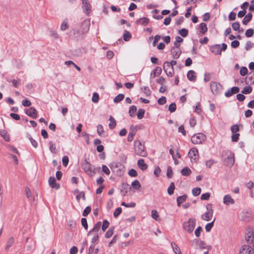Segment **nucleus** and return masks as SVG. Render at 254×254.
I'll use <instances>...</instances> for the list:
<instances>
[{
    "mask_svg": "<svg viewBox=\"0 0 254 254\" xmlns=\"http://www.w3.org/2000/svg\"><path fill=\"white\" fill-rule=\"evenodd\" d=\"M137 165L141 170H145L147 168V165L143 159H140L137 161Z\"/></svg>",
    "mask_w": 254,
    "mask_h": 254,
    "instance_id": "obj_24",
    "label": "nucleus"
},
{
    "mask_svg": "<svg viewBox=\"0 0 254 254\" xmlns=\"http://www.w3.org/2000/svg\"><path fill=\"white\" fill-rule=\"evenodd\" d=\"M49 184L50 186L52 188H56L59 189L60 185L56 183V179L54 177H50L49 179Z\"/></svg>",
    "mask_w": 254,
    "mask_h": 254,
    "instance_id": "obj_21",
    "label": "nucleus"
},
{
    "mask_svg": "<svg viewBox=\"0 0 254 254\" xmlns=\"http://www.w3.org/2000/svg\"><path fill=\"white\" fill-rule=\"evenodd\" d=\"M82 8L83 11L86 14H88L91 11V5L88 0H81Z\"/></svg>",
    "mask_w": 254,
    "mask_h": 254,
    "instance_id": "obj_12",
    "label": "nucleus"
},
{
    "mask_svg": "<svg viewBox=\"0 0 254 254\" xmlns=\"http://www.w3.org/2000/svg\"><path fill=\"white\" fill-rule=\"evenodd\" d=\"M114 232V228H110L106 232L105 234V237L107 239L110 238L113 234Z\"/></svg>",
    "mask_w": 254,
    "mask_h": 254,
    "instance_id": "obj_48",
    "label": "nucleus"
},
{
    "mask_svg": "<svg viewBox=\"0 0 254 254\" xmlns=\"http://www.w3.org/2000/svg\"><path fill=\"white\" fill-rule=\"evenodd\" d=\"M202 230V228L201 226L198 227L194 231L195 235L196 237L200 236V233Z\"/></svg>",
    "mask_w": 254,
    "mask_h": 254,
    "instance_id": "obj_62",
    "label": "nucleus"
},
{
    "mask_svg": "<svg viewBox=\"0 0 254 254\" xmlns=\"http://www.w3.org/2000/svg\"><path fill=\"white\" fill-rule=\"evenodd\" d=\"M240 23L238 22H236L233 23H232V27L234 30L237 31L240 28Z\"/></svg>",
    "mask_w": 254,
    "mask_h": 254,
    "instance_id": "obj_63",
    "label": "nucleus"
},
{
    "mask_svg": "<svg viewBox=\"0 0 254 254\" xmlns=\"http://www.w3.org/2000/svg\"><path fill=\"white\" fill-rule=\"evenodd\" d=\"M252 91V88L250 86H248L245 87L243 88V90L242 91V93L243 94H249V93H251Z\"/></svg>",
    "mask_w": 254,
    "mask_h": 254,
    "instance_id": "obj_41",
    "label": "nucleus"
},
{
    "mask_svg": "<svg viewBox=\"0 0 254 254\" xmlns=\"http://www.w3.org/2000/svg\"><path fill=\"white\" fill-rule=\"evenodd\" d=\"M223 202L224 204L229 205L230 204H233L235 203L234 199L230 195H225L223 197Z\"/></svg>",
    "mask_w": 254,
    "mask_h": 254,
    "instance_id": "obj_17",
    "label": "nucleus"
},
{
    "mask_svg": "<svg viewBox=\"0 0 254 254\" xmlns=\"http://www.w3.org/2000/svg\"><path fill=\"white\" fill-rule=\"evenodd\" d=\"M49 148L51 152L53 153H56L57 151L56 147V146L52 142H49Z\"/></svg>",
    "mask_w": 254,
    "mask_h": 254,
    "instance_id": "obj_44",
    "label": "nucleus"
},
{
    "mask_svg": "<svg viewBox=\"0 0 254 254\" xmlns=\"http://www.w3.org/2000/svg\"><path fill=\"white\" fill-rule=\"evenodd\" d=\"M109 121L110 123L109 126L110 127H115L116 126V121L113 117H110Z\"/></svg>",
    "mask_w": 254,
    "mask_h": 254,
    "instance_id": "obj_54",
    "label": "nucleus"
},
{
    "mask_svg": "<svg viewBox=\"0 0 254 254\" xmlns=\"http://www.w3.org/2000/svg\"><path fill=\"white\" fill-rule=\"evenodd\" d=\"M245 239L248 243L252 244L254 242V232L252 228H248L245 232Z\"/></svg>",
    "mask_w": 254,
    "mask_h": 254,
    "instance_id": "obj_8",
    "label": "nucleus"
},
{
    "mask_svg": "<svg viewBox=\"0 0 254 254\" xmlns=\"http://www.w3.org/2000/svg\"><path fill=\"white\" fill-rule=\"evenodd\" d=\"M132 187L136 190H139L141 188V185L139 182L138 180H134L131 183Z\"/></svg>",
    "mask_w": 254,
    "mask_h": 254,
    "instance_id": "obj_38",
    "label": "nucleus"
},
{
    "mask_svg": "<svg viewBox=\"0 0 254 254\" xmlns=\"http://www.w3.org/2000/svg\"><path fill=\"white\" fill-rule=\"evenodd\" d=\"M223 161L226 166L232 167L235 162L234 154L230 151H223L222 153Z\"/></svg>",
    "mask_w": 254,
    "mask_h": 254,
    "instance_id": "obj_2",
    "label": "nucleus"
},
{
    "mask_svg": "<svg viewBox=\"0 0 254 254\" xmlns=\"http://www.w3.org/2000/svg\"><path fill=\"white\" fill-rule=\"evenodd\" d=\"M131 38V34L129 32L126 31L124 34V39L126 41H128Z\"/></svg>",
    "mask_w": 254,
    "mask_h": 254,
    "instance_id": "obj_61",
    "label": "nucleus"
},
{
    "mask_svg": "<svg viewBox=\"0 0 254 254\" xmlns=\"http://www.w3.org/2000/svg\"><path fill=\"white\" fill-rule=\"evenodd\" d=\"M0 134L1 136L6 141H10V136L8 134L7 131L4 129H0Z\"/></svg>",
    "mask_w": 254,
    "mask_h": 254,
    "instance_id": "obj_23",
    "label": "nucleus"
},
{
    "mask_svg": "<svg viewBox=\"0 0 254 254\" xmlns=\"http://www.w3.org/2000/svg\"><path fill=\"white\" fill-rule=\"evenodd\" d=\"M14 242V238L13 237L9 238L6 242V244L5 247V250L6 251H8L10 247L13 244Z\"/></svg>",
    "mask_w": 254,
    "mask_h": 254,
    "instance_id": "obj_30",
    "label": "nucleus"
},
{
    "mask_svg": "<svg viewBox=\"0 0 254 254\" xmlns=\"http://www.w3.org/2000/svg\"><path fill=\"white\" fill-rule=\"evenodd\" d=\"M187 77L189 80L194 82L196 79V73L193 70H189L187 73Z\"/></svg>",
    "mask_w": 254,
    "mask_h": 254,
    "instance_id": "obj_22",
    "label": "nucleus"
},
{
    "mask_svg": "<svg viewBox=\"0 0 254 254\" xmlns=\"http://www.w3.org/2000/svg\"><path fill=\"white\" fill-rule=\"evenodd\" d=\"M211 52L215 55H220L221 53V45H215L210 47Z\"/></svg>",
    "mask_w": 254,
    "mask_h": 254,
    "instance_id": "obj_19",
    "label": "nucleus"
},
{
    "mask_svg": "<svg viewBox=\"0 0 254 254\" xmlns=\"http://www.w3.org/2000/svg\"><path fill=\"white\" fill-rule=\"evenodd\" d=\"M210 89L213 94H217L221 90L222 86L219 82L212 81L210 83Z\"/></svg>",
    "mask_w": 254,
    "mask_h": 254,
    "instance_id": "obj_10",
    "label": "nucleus"
},
{
    "mask_svg": "<svg viewBox=\"0 0 254 254\" xmlns=\"http://www.w3.org/2000/svg\"><path fill=\"white\" fill-rule=\"evenodd\" d=\"M151 216L155 220L158 221L159 218V215L157 211L156 210H152L151 211Z\"/></svg>",
    "mask_w": 254,
    "mask_h": 254,
    "instance_id": "obj_50",
    "label": "nucleus"
},
{
    "mask_svg": "<svg viewBox=\"0 0 254 254\" xmlns=\"http://www.w3.org/2000/svg\"><path fill=\"white\" fill-rule=\"evenodd\" d=\"M179 34L183 37H185L188 34V30L185 28H183L179 31Z\"/></svg>",
    "mask_w": 254,
    "mask_h": 254,
    "instance_id": "obj_52",
    "label": "nucleus"
},
{
    "mask_svg": "<svg viewBox=\"0 0 254 254\" xmlns=\"http://www.w3.org/2000/svg\"><path fill=\"white\" fill-rule=\"evenodd\" d=\"M122 206H125L126 207H131L133 208L135 206V202H130L129 203H126L125 202H122L121 203Z\"/></svg>",
    "mask_w": 254,
    "mask_h": 254,
    "instance_id": "obj_47",
    "label": "nucleus"
},
{
    "mask_svg": "<svg viewBox=\"0 0 254 254\" xmlns=\"http://www.w3.org/2000/svg\"><path fill=\"white\" fill-rule=\"evenodd\" d=\"M110 225L109 222L107 220H104L103 222V225H102V230L103 231H105L107 228H108L109 226Z\"/></svg>",
    "mask_w": 254,
    "mask_h": 254,
    "instance_id": "obj_49",
    "label": "nucleus"
},
{
    "mask_svg": "<svg viewBox=\"0 0 254 254\" xmlns=\"http://www.w3.org/2000/svg\"><path fill=\"white\" fill-rule=\"evenodd\" d=\"M149 22V19L147 17H142L136 21V23L138 24L143 26L147 25Z\"/></svg>",
    "mask_w": 254,
    "mask_h": 254,
    "instance_id": "obj_26",
    "label": "nucleus"
},
{
    "mask_svg": "<svg viewBox=\"0 0 254 254\" xmlns=\"http://www.w3.org/2000/svg\"><path fill=\"white\" fill-rule=\"evenodd\" d=\"M82 168L84 171L89 176H93L94 174V167L92 166L90 163L85 161L82 166Z\"/></svg>",
    "mask_w": 254,
    "mask_h": 254,
    "instance_id": "obj_6",
    "label": "nucleus"
},
{
    "mask_svg": "<svg viewBox=\"0 0 254 254\" xmlns=\"http://www.w3.org/2000/svg\"><path fill=\"white\" fill-rule=\"evenodd\" d=\"M207 31V25L204 23H201L199 24V32L202 34H204Z\"/></svg>",
    "mask_w": 254,
    "mask_h": 254,
    "instance_id": "obj_33",
    "label": "nucleus"
},
{
    "mask_svg": "<svg viewBox=\"0 0 254 254\" xmlns=\"http://www.w3.org/2000/svg\"><path fill=\"white\" fill-rule=\"evenodd\" d=\"M101 227V222L99 221L95 224L94 227L88 232L87 236H89L92 232L98 233V232L100 230Z\"/></svg>",
    "mask_w": 254,
    "mask_h": 254,
    "instance_id": "obj_20",
    "label": "nucleus"
},
{
    "mask_svg": "<svg viewBox=\"0 0 254 254\" xmlns=\"http://www.w3.org/2000/svg\"><path fill=\"white\" fill-rule=\"evenodd\" d=\"M163 69L166 74L170 77H172L174 74V67L169 64V62H165L163 65Z\"/></svg>",
    "mask_w": 254,
    "mask_h": 254,
    "instance_id": "obj_9",
    "label": "nucleus"
},
{
    "mask_svg": "<svg viewBox=\"0 0 254 254\" xmlns=\"http://www.w3.org/2000/svg\"><path fill=\"white\" fill-rule=\"evenodd\" d=\"M252 14L251 13H249L247 14L243 20V23L244 25H247L249 21L252 19Z\"/></svg>",
    "mask_w": 254,
    "mask_h": 254,
    "instance_id": "obj_34",
    "label": "nucleus"
},
{
    "mask_svg": "<svg viewBox=\"0 0 254 254\" xmlns=\"http://www.w3.org/2000/svg\"><path fill=\"white\" fill-rule=\"evenodd\" d=\"M134 150L136 155L145 157L147 152L145 149L144 145L139 140H136L134 142Z\"/></svg>",
    "mask_w": 254,
    "mask_h": 254,
    "instance_id": "obj_1",
    "label": "nucleus"
},
{
    "mask_svg": "<svg viewBox=\"0 0 254 254\" xmlns=\"http://www.w3.org/2000/svg\"><path fill=\"white\" fill-rule=\"evenodd\" d=\"M171 246L175 254H182L180 249L175 243H172Z\"/></svg>",
    "mask_w": 254,
    "mask_h": 254,
    "instance_id": "obj_31",
    "label": "nucleus"
},
{
    "mask_svg": "<svg viewBox=\"0 0 254 254\" xmlns=\"http://www.w3.org/2000/svg\"><path fill=\"white\" fill-rule=\"evenodd\" d=\"M187 195L186 194H184L183 195L180 196L177 198V205L178 206H180L182 203H183L184 201H185L187 199Z\"/></svg>",
    "mask_w": 254,
    "mask_h": 254,
    "instance_id": "obj_28",
    "label": "nucleus"
},
{
    "mask_svg": "<svg viewBox=\"0 0 254 254\" xmlns=\"http://www.w3.org/2000/svg\"><path fill=\"white\" fill-rule=\"evenodd\" d=\"M189 156L191 159H193L195 161H196L198 157L197 149L194 148H191L189 152Z\"/></svg>",
    "mask_w": 254,
    "mask_h": 254,
    "instance_id": "obj_15",
    "label": "nucleus"
},
{
    "mask_svg": "<svg viewBox=\"0 0 254 254\" xmlns=\"http://www.w3.org/2000/svg\"><path fill=\"white\" fill-rule=\"evenodd\" d=\"M7 148L8 150H11L17 154H19L18 150L14 146L11 145H8Z\"/></svg>",
    "mask_w": 254,
    "mask_h": 254,
    "instance_id": "obj_57",
    "label": "nucleus"
},
{
    "mask_svg": "<svg viewBox=\"0 0 254 254\" xmlns=\"http://www.w3.org/2000/svg\"><path fill=\"white\" fill-rule=\"evenodd\" d=\"M232 132L231 139L233 142H237L239 140L240 134L238 132L240 128H230Z\"/></svg>",
    "mask_w": 254,
    "mask_h": 254,
    "instance_id": "obj_13",
    "label": "nucleus"
},
{
    "mask_svg": "<svg viewBox=\"0 0 254 254\" xmlns=\"http://www.w3.org/2000/svg\"><path fill=\"white\" fill-rule=\"evenodd\" d=\"M27 137L29 139L31 144L34 148H37L38 146V142L34 139H33L30 134H27Z\"/></svg>",
    "mask_w": 254,
    "mask_h": 254,
    "instance_id": "obj_36",
    "label": "nucleus"
},
{
    "mask_svg": "<svg viewBox=\"0 0 254 254\" xmlns=\"http://www.w3.org/2000/svg\"><path fill=\"white\" fill-rule=\"evenodd\" d=\"M215 163H216V162H215L214 160L210 159L206 161L205 164L207 167L210 168L211 166Z\"/></svg>",
    "mask_w": 254,
    "mask_h": 254,
    "instance_id": "obj_53",
    "label": "nucleus"
},
{
    "mask_svg": "<svg viewBox=\"0 0 254 254\" xmlns=\"http://www.w3.org/2000/svg\"><path fill=\"white\" fill-rule=\"evenodd\" d=\"M68 28V25L66 20H64L61 24L60 29L62 31H65Z\"/></svg>",
    "mask_w": 254,
    "mask_h": 254,
    "instance_id": "obj_43",
    "label": "nucleus"
},
{
    "mask_svg": "<svg viewBox=\"0 0 254 254\" xmlns=\"http://www.w3.org/2000/svg\"><path fill=\"white\" fill-rule=\"evenodd\" d=\"M122 209L121 207H118L116 209L115 211L114 212V216L115 217H117L122 212Z\"/></svg>",
    "mask_w": 254,
    "mask_h": 254,
    "instance_id": "obj_59",
    "label": "nucleus"
},
{
    "mask_svg": "<svg viewBox=\"0 0 254 254\" xmlns=\"http://www.w3.org/2000/svg\"><path fill=\"white\" fill-rule=\"evenodd\" d=\"M201 192V189L200 188H195L192 190V194L195 196H198Z\"/></svg>",
    "mask_w": 254,
    "mask_h": 254,
    "instance_id": "obj_42",
    "label": "nucleus"
},
{
    "mask_svg": "<svg viewBox=\"0 0 254 254\" xmlns=\"http://www.w3.org/2000/svg\"><path fill=\"white\" fill-rule=\"evenodd\" d=\"M212 206V205L210 203L206 205L207 211L201 215V218L202 220L209 221L212 219L213 214V210Z\"/></svg>",
    "mask_w": 254,
    "mask_h": 254,
    "instance_id": "obj_5",
    "label": "nucleus"
},
{
    "mask_svg": "<svg viewBox=\"0 0 254 254\" xmlns=\"http://www.w3.org/2000/svg\"><path fill=\"white\" fill-rule=\"evenodd\" d=\"M241 216L242 220L245 222H248L250 221L253 217V214L252 212L249 211L243 212L241 213Z\"/></svg>",
    "mask_w": 254,
    "mask_h": 254,
    "instance_id": "obj_14",
    "label": "nucleus"
},
{
    "mask_svg": "<svg viewBox=\"0 0 254 254\" xmlns=\"http://www.w3.org/2000/svg\"><path fill=\"white\" fill-rule=\"evenodd\" d=\"M90 26V21L89 19H86L84 20L80 25L79 30L77 31H74L73 34L74 35H77V36L83 35L87 33L89 30Z\"/></svg>",
    "mask_w": 254,
    "mask_h": 254,
    "instance_id": "obj_3",
    "label": "nucleus"
},
{
    "mask_svg": "<svg viewBox=\"0 0 254 254\" xmlns=\"http://www.w3.org/2000/svg\"><path fill=\"white\" fill-rule=\"evenodd\" d=\"M206 138L205 135L201 133H199L192 136L191 138V142L193 144H200Z\"/></svg>",
    "mask_w": 254,
    "mask_h": 254,
    "instance_id": "obj_7",
    "label": "nucleus"
},
{
    "mask_svg": "<svg viewBox=\"0 0 254 254\" xmlns=\"http://www.w3.org/2000/svg\"><path fill=\"white\" fill-rule=\"evenodd\" d=\"M215 219H214L211 222L207 223L205 227V229L207 232H209L211 230L212 228L213 227L214 225V222Z\"/></svg>",
    "mask_w": 254,
    "mask_h": 254,
    "instance_id": "obj_40",
    "label": "nucleus"
},
{
    "mask_svg": "<svg viewBox=\"0 0 254 254\" xmlns=\"http://www.w3.org/2000/svg\"><path fill=\"white\" fill-rule=\"evenodd\" d=\"M136 132V128H133L129 132L128 134V136L127 138V140L128 141L130 142L131 141L134 137V136L135 135Z\"/></svg>",
    "mask_w": 254,
    "mask_h": 254,
    "instance_id": "obj_29",
    "label": "nucleus"
},
{
    "mask_svg": "<svg viewBox=\"0 0 254 254\" xmlns=\"http://www.w3.org/2000/svg\"><path fill=\"white\" fill-rule=\"evenodd\" d=\"M191 171L190 169L188 167H186L182 169L181 170V174L182 175L184 176H188L190 175V174L191 173Z\"/></svg>",
    "mask_w": 254,
    "mask_h": 254,
    "instance_id": "obj_32",
    "label": "nucleus"
},
{
    "mask_svg": "<svg viewBox=\"0 0 254 254\" xmlns=\"http://www.w3.org/2000/svg\"><path fill=\"white\" fill-rule=\"evenodd\" d=\"M99 100V95L97 93L95 92L93 94V96L92 98V101L93 102L97 103L98 102Z\"/></svg>",
    "mask_w": 254,
    "mask_h": 254,
    "instance_id": "obj_46",
    "label": "nucleus"
},
{
    "mask_svg": "<svg viewBox=\"0 0 254 254\" xmlns=\"http://www.w3.org/2000/svg\"><path fill=\"white\" fill-rule=\"evenodd\" d=\"M183 41V39L181 37L179 36H177L176 37L175 42H174L175 47L180 48V43L182 42Z\"/></svg>",
    "mask_w": 254,
    "mask_h": 254,
    "instance_id": "obj_39",
    "label": "nucleus"
},
{
    "mask_svg": "<svg viewBox=\"0 0 254 254\" xmlns=\"http://www.w3.org/2000/svg\"><path fill=\"white\" fill-rule=\"evenodd\" d=\"M239 254H254V251L250 246L245 245L240 249Z\"/></svg>",
    "mask_w": 254,
    "mask_h": 254,
    "instance_id": "obj_11",
    "label": "nucleus"
},
{
    "mask_svg": "<svg viewBox=\"0 0 254 254\" xmlns=\"http://www.w3.org/2000/svg\"><path fill=\"white\" fill-rule=\"evenodd\" d=\"M81 223L82 226L84 228L85 230H87L88 229V224L87 222V220L85 218H82L81 220Z\"/></svg>",
    "mask_w": 254,
    "mask_h": 254,
    "instance_id": "obj_55",
    "label": "nucleus"
},
{
    "mask_svg": "<svg viewBox=\"0 0 254 254\" xmlns=\"http://www.w3.org/2000/svg\"><path fill=\"white\" fill-rule=\"evenodd\" d=\"M171 53L174 59H178L181 54V51L180 48L174 47L172 49Z\"/></svg>",
    "mask_w": 254,
    "mask_h": 254,
    "instance_id": "obj_18",
    "label": "nucleus"
},
{
    "mask_svg": "<svg viewBox=\"0 0 254 254\" xmlns=\"http://www.w3.org/2000/svg\"><path fill=\"white\" fill-rule=\"evenodd\" d=\"M128 175L131 177H136L137 175V173L136 170L133 169H130L128 173Z\"/></svg>",
    "mask_w": 254,
    "mask_h": 254,
    "instance_id": "obj_64",
    "label": "nucleus"
},
{
    "mask_svg": "<svg viewBox=\"0 0 254 254\" xmlns=\"http://www.w3.org/2000/svg\"><path fill=\"white\" fill-rule=\"evenodd\" d=\"M141 89L146 96H150L151 95V91L150 90L148 87L144 86L142 87Z\"/></svg>",
    "mask_w": 254,
    "mask_h": 254,
    "instance_id": "obj_51",
    "label": "nucleus"
},
{
    "mask_svg": "<svg viewBox=\"0 0 254 254\" xmlns=\"http://www.w3.org/2000/svg\"><path fill=\"white\" fill-rule=\"evenodd\" d=\"M125 96L123 94H119L114 99V102L115 103H117L121 101L124 99Z\"/></svg>",
    "mask_w": 254,
    "mask_h": 254,
    "instance_id": "obj_37",
    "label": "nucleus"
},
{
    "mask_svg": "<svg viewBox=\"0 0 254 254\" xmlns=\"http://www.w3.org/2000/svg\"><path fill=\"white\" fill-rule=\"evenodd\" d=\"M254 34V30L253 29H249L246 30L245 35L247 37H251Z\"/></svg>",
    "mask_w": 254,
    "mask_h": 254,
    "instance_id": "obj_56",
    "label": "nucleus"
},
{
    "mask_svg": "<svg viewBox=\"0 0 254 254\" xmlns=\"http://www.w3.org/2000/svg\"><path fill=\"white\" fill-rule=\"evenodd\" d=\"M240 74L245 76L248 73V69L246 67H242L240 70Z\"/></svg>",
    "mask_w": 254,
    "mask_h": 254,
    "instance_id": "obj_60",
    "label": "nucleus"
},
{
    "mask_svg": "<svg viewBox=\"0 0 254 254\" xmlns=\"http://www.w3.org/2000/svg\"><path fill=\"white\" fill-rule=\"evenodd\" d=\"M196 220L194 218H190L183 223V228L189 233H191L195 226Z\"/></svg>",
    "mask_w": 254,
    "mask_h": 254,
    "instance_id": "obj_4",
    "label": "nucleus"
},
{
    "mask_svg": "<svg viewBox=\"0 0 254 254\" xmlns=\"http://www.w3.org/2000/svg\"><path fill=\"white\" fill-rule=\"evenodd\" d=\"M91 211V207L90 206H87L82 213V215L84 216H87Z\"/></svg>",
    "mask_w": 254,
    "mask_h": 254,
    "instance_id": "obj_58",
    "label": "nucleus"
},
{
    "mask_svg": "<svg viewBox=\"0 0 254 254\" xmlns=\"http://www.w3.org/2000/svg\"><path fill=\"white\" fill-rule=\"evenodd\" d=\"M175 188L174 183L173 182L171 183L169 187L167 189L168 193L169 195H172L174 193Z\"/></svg>",
    "mask_w": 254,
    "mask_h": 254,
    "instance_id": "obj_35",
    "label": "nucleus"
},
{
    "mask_svg": "<svg viewBox=\"0 0 254 254\" xmlns=\"http://www.w3.org/2000/svg\"><path fill=\"white\" fill-rule=\"evenodd\" d=\"M131 189V187L127 183H123L121 192L123 195H126L128 190Z\"/></svg>",
    "mask_w": 254,
    "mask_h": 254,
    "instance_id": "obj_25",
    "label": "nucleus"
},
{
    "mask_svg": "<svg viewBox=\"0 0 254 254\" xmlns=\"http://www.w3.org/2000/svg\"><path fill=\"white\" fill-rule=\"evenodd\" d=\"M145 111L143 109H139L137 111V118L139 119H142L144 115Z\"/></svg>",
    "mask_w": 254,
    "mask_h": 254,
    "instance_id": "obj_45",
    "label": "nucleus"
},
{
    "mask_svg": "<svg viewBox=\"0 0 254 254\" xmlns=\"http://www.w3.org/2000/svg\"><path fill=\"white\" fill-rule=\"evenodd\" d=\"M162 72V68L160 67H157L153 69L150 73V79L159 76Z\"/></svg>",
    "mask_w": 254,
    "mask_h": 254,
    "instance_id": "obj_16",
    "label": "nucleus"
},
{
    "mask_svg": "<svg viewBox=\"0 0 254 254\" xmlns=\"http://www.w3.org/2000/svg\"><path fill=\"white\" fill-rule=\"evenodd\" d=\"M26 114L30 117L35 118L36 117V110L34 108L31 107L27 110Z\"/></svg>",
    "mask_w": 254,
    "mask_h": 254,
    "instance_id": "obj_27",
    "label": "nucleus"
}]
</instances>
